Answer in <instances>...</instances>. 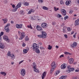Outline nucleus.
I'll list each match as a JSON object with an SVG mask.
<instances>
[{"instance_id": "f257e3e1", "label": "nucleus", "mask_w": 79, "mask_h": 79, "mask_svg": "<svg viewBox=\"0 0 79 79\" xmlns=\"http://www.w3.org/2000/svg\"><path fill=\"white\" fill-rule=\"evenodd\" d=\"M51 69L50 70V74H52V72L53 71L54 69H55V68H56V64H55V61H53L51 64Z\"/></svg>"}, {"instance_id": "f03ea898", "label": "nucleus", "mask_w": 79, "mask_h": 79, "mask_svg": "<svg viewBox=\"0 0 79 79\" xmlns=\"http://www.w3.org/2000/svg\"><path fill=\"white\" fill-rule=\"evenodd\" d=\"M33 64V68L34 69V71H35V72H36V73H39V70L37 69V66L36 65V64H35V62H34Z\"/></svg>"}, {"instance_id": "7ed1b4c3", "label": "nucleus", "mask_w": 79, "mask_h": 79, "mask_svg": "<svg viewBox=\"0 0 79 79\" xmlns=\"http://www.w3.org/2000/svg\"><path fill=\"white\" fill-rule=\"evenodd\" d=\"M10 26V23H8L4 28L6 32L7 33H8V32H10V29H9L8 27Z\"/></svg>"}, {"instance_id": "20e7f679", "label": "nucleus", "mask_w": 79, "mask_h": 79, "mask_svg": "<svg viewBox=\"0 0 79 79\" xmlns=\"http://www.w3.org/2000/svg\"><path fill=\"white\" fill-rule=\"evenodd\" d=\"M11 52L10 51H9L7 53V55L10 56L11 57V59L12 60H14L15 58V56L13 54H11Z\"/></svg>"}, {"instance_id": "39448f33", "label": "nucleus", "mask_w": 79, "mask_h": 79, "mask_svg": "<svg viewBox=\"0 0 79 79\" xmlns=\"http://www.w3.org/2000/svg\"><path fill=\"white\" fill-rule=\"evenodd\" d=\"M67 69L68 70V72L69 73H71V71H74V68H71V66H68Z\"/></svg>"}, {"instance_id": "423d86ee", "label": "nucleus", "mask_w": 79, "mask_h": 79, "mask_svg": "<svg viewBox=\"0 0 79 79\" xmlns=\"http://www.w3.org/2000/svg\"><path fill=\"white\" fill-rule=\"evenodd\" d=\"M39 47L36 43H34L33 45V50H35L37 48H39Z\"/></svg>"}, {"instance_id": "0eeeda50", "label": "nucleus", "mask_w": 79, "mask_h": 79, "mask_svg": "<svg viewBox=\"0 0 79 79\" xmlns=\"http://www.w3.org/2000/svg\"><path fill=\"white\" fill-rule=\"evenodd\" d=\"M21 74L22 76H24V75L26 74V71L25 69H22L21 70Z\"/></svg>"}, {"instance_id": "6e6552de", "label": "nucleus", "mask_w": 79, "mask_h": 79, "mask_svg": "<svg viewBox=\"0 0 79 79\" xmlns=\"http://www.w3.org/2000/svg\"><path fill=\"white\" fill-rule=\"evenodd\" d=\"M3 38L5 40H6L7 42H10V39H8V37L6 35H4L3 36Z\"/></svg>"}, {"instance_id": "1a4fd4ad", "label": "nucleus", "mask_w": 79, "mask_h": 79, "mask_svg": "<svg viewBox=\"0 0 79 79\" xmlns=\"http://www.w3.org/2000/svg\"><path fill=\"white\" fill-rule=\"evenodd\" d=\"M77 43L76 42H74L73 43V44H71L70 45V46L72 48H75L76 47V46L77 45Z\"/></svg>"}, {"instance_id": "9d476101", "label": "nucleus", "mask_w": 79, "mask_h": 79, "mask_svg": "<svg viewBox=\"0 0 79 79\" xmlns=\"http://www.w3.org/2000/svg\"><path fill=\"white\" fill-rule=\"evenodd\" d=\"M61 12L62 13V15L64 16H66V10L64 9H61Z\"/></svg>"}, {"instance_id": "9b49d317", "label": "nucleus", "mask_w": 79, "mask_h": 79, "mask_svg": "<svg viewBox=\"0 0 79 79\" xmlns=\"http://www.w3.org/2000/svg\"><path fill=\"white\" fill-rule=\"evenodd\" d=\"M41 26L43 28H44V29L47 28V24L46 23H43L42 24Z\"/></svg>"}, {"instance_id": "f8f14e48", "label": "nucleus", "mask_w": 79, "mask_h": 79, "mask_svg": "<svg viewBox=\"0 0 79 79\" xmlns=\"http://www.w3.org/2000/svg\"><path fill=\"white\" fill-rule=\"evenodd\" d=\"M36 28L38 31H42V27H40L39 26H37Z\"/></svg>"}, {"instance_id": "ddd939ff", "label": "nucleus", "mask_w": 79, "mask_h": 79, "mask_svg": "<svg viewBox=\"0 0 79 79\" xmlns=\"http://www.w3.org/2000/svg\"><path fill=\"white\" fill-rule=\"evenodd\" d=\"M21 36L19 38V39L21 40H22L23 39V38L25 37V33H24V32H22L21 33Z\"/></svg>"}, {"instance_id": "4468645a", "label": "nucleus", "mask_w": 79, "mask_h": 79, "mask_svg": "<svg viewBox=\"0 0 79 79\" xmlns=\"http://www.w3.org/2000/svg\"><path fill=\"white\" fill-rule=\"evenodd\" d=\"M16 27L18 29H21L22 28V27L23 26V24H21L19 25L18 24H17L16 25Z\"/></svg>"}, {"instance_id": "2eb2a0df", "label": "nucleus", "mask_w": 79, "mask_h": 79, "mask_svg": "<svg viewBox=\"0 0 79 79\" xmlns=\"http://www.w3.org/2000/svg\"><path fill=\"white\" fill-rule=\"evenodd\" d=\"M47 74V73L46 72H44L42 74V79H44V77L46 76V75Z\"/></svg>"}, {"instance_id": "dca6fc26", "label": "nucleus", "mask_w": 79, "mask_h": 79, "mask_svg": "<svg viewBox=\"0 0 79 79\" xmlns=\"http://www.w3.org/2000/svg\"><path fill=\"white\" fill-rule=\"evenodd\" d=\"M42 35L43 37H46V35H47V33L46 32H45V31H42Z\"/></svg>"}, {"instance_id": "f3484780", "label": "nucleus", "mask_w": 79, "mask_h": 79, "mask_svg": "<svg viewBox=\"0 0 79 79\" xmlns=\"http://www.w3.org/2000/svg\"><path fill=\"white\" fill-rule=\"evenodd\" d=\"M74 59L73 58H70L69 60V62L70 64H72L73 63Z\"/></svg>"}, {"instance_id": "a211bd4d", "label": "nucleus", "mask_w": 79, "mask_h": 79, "mask_svg": "<svg viewBox=\"0 0 79 79\" xmlns=\"http://www.w3.org/2000/svg\"><path fill=\"white\" fill-rule=\"evenodd\" d=\"M60 68L61 69H65V68H66V65H65L64 64H63L61 65Z\"/></svg>"}, {"instance_id": "6ab92c4d", "label": "nucleus", "mask_w": 79, "mask_h": 79, "mask_svg": "<svg viewBox=\"0 0 79 79\" xmlns=\"http://www.w3.org/2000/svg\"><path fill=\"white\" fill-rule=\"evenodd\" d=\"M20 6H21V4L20 2L19 3L17 6H16V7L18 9V8H20Z\"/></svg>"}, {"instance_id": "aec40b11", "label": "nucleus", "mask_w": 79, "mask_h": 79, "mask_svg": "<svg viewBox=\"0 0 79 79\" xmlns=\"http://www.w3.org/2000/svg\"><path fill=\"white\" fill-rule=\"evenodd\" d=\"M4 47H5V46H4V44H2V43H0V48L3 49L4 48Z\"/></svg>"}, {"instance_id": "412c9836", "label": "nucleus", "mask_w": 79, "mask_h": 79, "mask_svg": "<svg viewBox=\"0 0 79 79\" xmlns=\"http://www.w3.org/2000/svg\"><path fill=\"white\" fill-rule=\"evenodd\" d=\"M68 77V76L65 75V76H61L59 78V79H66L67 77Z\"/></svg>"}, {"instance_id": "4be33fe9", "label": "nucleus", "mask_w": 79, "mask_h": 79, "mask_svg": "<svg viewBox=\"0 0 79 79\" xmlns=\"http://www.w3.org/2000/svg\"><path fill=\"white\" fill-rule=\"evenodd\" d=\"M60 73V70H57L56 71L55 73V76H56V75H58L59 73Z\"/></svg>"}, {"instance_id": "5701e85b", "label": "nucleus", "mask_w": 79, "mask_h": 79, "mask_svg": "<svg viewBox=\"0 0 79 79\" xmlns=\"http://www.w3.org/2000/svg\"><path fill=\"white\" fill-rule=\"evenodd\" d=\"M79 25V22L77 21H76L75 23V26H77Z\"/></svg>"}, {"instance_id": "b1692460", "label": "nucleus", "mask_w": 79, "mask_h": 79, "mask_svg": "<svg viewBox=\"0 0 79 79\" xmlns=\"http://www.w3.org/2000/svg\"><path fill=\"white\" fill-rule=\"evenodd\" d=\"M35 52L37 53H40V50L38 49V48H36L35 49Z\"/></svg>"}, {"instance_id": "393cba45", "label": "nucleus", "mask_w": 79, "mask_h": 79, "mask_svg": "<svg viewBox=\"0 0 79 79\" xmlns=\"http://www.w3.org/2000/svg\"><path fill=\"white\" fill-rule=\"evenodd\" d=\"M34 10L32 9H31V10H29V11L28 12V14H31L32 12H34Z\"/></svg>"}, {"instance_id": "a878e982", "label": "nucleus", "mask_w": 79, "mask_h": 79, "mask_svg": "<svg viewBox=\"0 0 79 79\" xmlns=\"http://www.w3.org/2000/svg\"><path fill=\"white\" fill-rule=\"evenodd\" d=\"M43 10H48V8L45 6H44L43 7Z\"/></svg>"}, {"instance_id": "bb28decb", "label": "nucleus", "mask_w": 79, "mask_h": 79, "mask_svg": "<svg viewBox=\"0 0 79 79\" xmlns=\"http://www.w3.org/2000/svg\"><path fill=\"white\" fill-rule=\"evenodd\" d=\"M70 2H69V1H66L65 2V4L66 5H69L70 4Z\"/></svg>"}, {"instance_id": "cd10ccee", "label": "nucleus", "mask_w": 79, "mask_h": 79, "mask_svg": "<svg viewBox=\"0 0 79 79\" xmlns=\"http://www.w3.org/2000/svg\"><path fill=\"white\" fill-rule=\"evenodd\" d=\"M1 74H2V75H4V76H6V73L4 72H1Z\"/></svg>"}, {"instance_id": "c85d7f7f", "label": "nucleus", "mask_w": 79, "mask_h": 79, "mask_svg": "<svg viewBox=\"0 0 79 79\" xmlns=\"http://www.w3.org/2000/svg\"><path fill=\"white\" fill-rule=\"evenodd\" d=\"M52 48V46H50V45H49L48 46V50H51Z\"/></svg>"}, {"instance_id": "c756f323", "label": "nucleus", "mask_w": 79, "mask_h": 79, "mask_svg": "<svg viewBox=\"0 0 79 79\" xmlns=\"http://www.w3.org/2000/svg\"><path fill=\"white\" fill-rule=\"evenodd\" d=\"M2 20H3V21H4V23L5 24V23H7V21H8V20L6 19H2Z\"/></svg>"}, {"instance_id": "7c9ffc66", "label": "nucleus", "mask_w": 79, "mask_h": 79, "mask_svg": "<svg viewBox=\"0 0 79 79\" xmlns=\"http://www.w3.org/2000/svg\"><path fill=\"white\" fill-rule=\"evenodd\" d=\"M64 53L65 55H71V53L68 52H64Z\"/></svg>"}, {"instance_id": "2f4dec72", "label": "nucleus", "mask_w": 79, "mask_h": 79, "mask_svg": "<svg viewBox=\"0 0 79 79\" xmlns=\"http://www.w3.org/2000/svg\"><path fill=\"white\" fill-rule=\"evenodd\" d=\"M27 27H28V28H30V29H32V26H31V25H30V26L29 25H28L27 26Z\"/></svg>"}, {"instance_id": "473e14b6", "label": "nucleus", "mask_w": 79, "mask_h": 79, "mask_svg": "<svg viewBox=\"0 0 79 79\" xmlns=\"http://www.w3.org/2000/svg\"><path fill=\"white\" fill-rule=\"evenodd\" d=\"M17 10H18V8H16V7L15 9H13L12 11H14V12H15L17 11Z\"/></svg>"}, {"instance_id": "72a5a7b5", "label": "nucleus", "mask_w": 79, "mask_h": 79, "mask_svg": "<svg viewBox=\"0 0 79 79\" xmlns=\"http://www.w3.org/2000/svg\"><path fill=\"white\" fill-rule=\"evenodd\" d=\"M69 18V17L67 15H66V16H65L64 17V20H66V19H68V18Z\"/></svg>"}, {"instance_id": "f704fd0d", "label": "nucleus", "mask_w": 79, "mask_h": 79, "mask_svg": "<svg viewBox=\"0 0 79 79\" xmlns=\"http://www.w3.org/2000/svg\"><path fill=\"white\" fill-rule=\"evenodd\" d=\"M60 4H61L62 5H63V4H64V2H63V1L61 0L60 1Z\"/></svg>"}, {"instance_id": "c9c22d12", "label": "nucleus", "mask_w": 79, "mask_h": 79, "mask_svg": "<svg viewBox=\"0 0 79 79\" xmlns=\"http://www.w3.org/2000/svg\"><path fill=\"white\" fill-rule=\"evenodd\" d=\"M23 52L24 53H27V49H25L23 50Z\"/></svg>"}, {"instance_id": "e433bc0d", "label": "nucleus", "mask_w": 79, "mask_h": 79, "mask_svg": "<svg viewBox=\"0 0 79 79\" xmlns=\"http://www.w3.org/2000/svg\"><path fill=\"white\" fill-rule=\"evenodd\" d=\"M59 10V8H58L56 9L55 7H54V10L55 11H56L57 10Z\"/></svg>"}, {"instance_id": "4c0bfd02", "label": "nucleus", "mask_w": 79, "mask_h": 79, "mask_svg": "<svg viewBox=\"0 0 79 79\" xmlns=\"http://www.w3.org/2000/svg\"><path fill=\"white\" fill-rule=\"evenodd\" d=\"M24 5L26 6H28L29 5V3L28 2H25L24 3Z\"/></svg>"}, {"instance_id": "58836bf2", "label": "nucleus", "mask_w": 79, "mask_h": 79, "mask_svg": "<svg viewBox=\"0 0 79 79\" xmlns=\"http://www.w3.org/2000/svg\"><path fill=\"white\" fill-rule=\"evenodd\" d=\"M38 37H40V38H43V37L42 36V35H38Z\"/></svg>"}, {"instance_id": "ea45409f", "label": "nucleus", "mask_w": 79, "mask_h": 79, "mask_svg": "<svg viewBox=\"0 0 79 79\" xmlns=\"http://www.w3.org/2000/svg\"><path fill=\"white\" fill-rule=\"evenodd\" d=\"M71 28L70 27H69L68 28H67V30L69 31H71Z\"/></svg>"}, {"instance_id": "a19ab883", "label": "nucleus", "mask_w": 79, "mask_h": 79, "mask_svg": "<svg viewBox=\"0 0 79 79\" xmlns=\"http://www.w3.org/2000/svg\"><path fill=\"white\" fill-rule=\"evenodd\" d=\"M65 28V27H64L63 28V32H66V30H65V29H64V28Z\"/></svg>"}, {"instance_id": "79ce46f5", "label": "nucleus", "mask_w": 79, "mask_h": 79, "mask_svg": "<svg viewBox=\"0 0 79 79\" xmlns=\"http://www.w3.org/2000/svg\"><path fill=\"white\" fill-rule=\"evenodd\" d=\"M20 13L22 14V15H24V11H23L22 10H21L20 11Z\"/></svg>"}, {"instance_id": "37998d69", "label": "nucleus", "mask_w": 79, "mask_h": 79, "mask_svg": "<svg viewBox=\"0 0 79 79\" xmlns=\"http://www.w3.org/2000/svg\"><path fill=\"white\" fill-rule=\"evenodd\" d=\"M64 37H65L66 39L68 38V36L67 35H64Z\"/></svg>"}, {"instance_id": "c03bdc74", "label": "nucleus", "mask_w": 79, "mask_h": 79, "mask_svg": "<svg viewBox=\"0 0 79 79\" xmlns=\"http://www.w3.org/2000/svg\"><path fill=\"white\" fill-rule=\"evenodd\" d=\"M38 2H43V0H39Z\"/></svg>"}, {"instance_id": "a18cd8bd", "label": "nucleus", "mask_w": 79, "mask_h": 79, "mask_svg": "<svg viewBox=\"0 0 79 79\" xmlns=\"http://www.w3.org/2000/svg\"><path fill=\"white\" fill-rule=\"evenodd\" d=\"M38 44L39 45H42V43L41 42H39L38 43Z\"/></svg>"}, {"instance_id": "49530a36", "label": "nucleus", "mask_w": 79, "mask_h": 79, "mask_svg": "<svg viewBox=\"0 0 79 79\" xmlns=\"http://www.w3.org/2000/svg\"><path fill=\"white\" fill-rule=\"evenodd\" d=\"M23 61H24V60H23L20 61L19 62V64H21V63H23Z\"/></svg>"}, {"instance_id": "de8ad7c7", "label": "nucleus", "mask_w": 79, "mask_h": 79, "mask_svg": "<svg viewBox=\"0 0 79 79\" xmlns=\"http://www.w3.org/2000/svg\"><path fill=\"white\" fill-rule=\"evenodd\" d=\"M3 34H4V33L3 32H1V36H2V35H3Z\"/></svg>"}, {"instance_id": "09e8293b", "label": "nucleus", "mask_w": 79, "mask_h": 79, "mask_svg": "<svg viewBox=\"0 0 79 79\" xmlns=\"http://www.w3.org/2000/svg\"><path fill=\"white\" fill-rule=\"evenodd\" d=\"M40 50H43V49H44V48L43 47H40Z\"/></svg>"}, {"instance_id": "8fccbe9b", "label": "nucleus", "mask_w": 79, "mask_h": 79, "mask_svg": "<svg viewBox=\"0 0 79 79\" xmlns=\"http://www.w3.org/2000/svg\"><path fill=\"white\" fill-rule=\"evenodd\" d=\"M79 71V69H76L75 70V72H78Z\"/></svg>"}, {"instance_id": "3c124183", "label": "nucleus", "mask_w": 79, "mask_h": 79, "mask_svg": "<svg viewBox=\"0 0 79 79\" xmlns=\"http://www.w3.org/2000/svg\"><path fill=\"white\" fill-rule=\"evenodd\" d=\"M25 40H29V39L28 38V37H26L25 38Z\"/></svg>"}, {"instance_id": "603ef678", "label": "nucleus", "mask_w": 79, "mask_h": 79, "mask_svg": "<svg viewBox=\"0 0 79 79\" xmlns=\"http://www.w3.org/2000/svg\"><path fill=\"white\" fill-rule=\"evenodd\" d=\"M12 6L13 8H15V5L13 4L12 5Z\"/></svg>"}, {"instance_id": "864d4df0", "label": "nucleus", "mask_w": 79, "mask_h": 79, "mask_svg": "<svg viewBox=\"0 0 79 79\" xmlns=\"http://www.w3.org/2000/svg\"><path fill=\"white\" fill-rule=\"evenodd\" d=\"M56 24V23H55V22H53L52 23V25H53V26L54 25H55Z\"/></svg>"}, {"instance_id": "5fc2aeb1", "label": "nucleus", "mask_w": 79, "mask_h": 79, "mask_svg": "<svg viewBox=\"0 0 79 79\" xmlns=\"http://www.w3.org/2000/svg\"><path fill=\"white\" fill-rule=\"evenodd\" d=\"M58 16H59V18H61V17H62V16L61 15L59 14H58Z\"/></svg>"}, {"instance_id": "6e6d98bb", "label": "nucleus", "mask_w": 79, "mask_h": 79, "mask_svg": "<svg viewBox=\"0 0 79 79\" xmlns=\"http://www.w3.org/2000/svg\"><path fill=\"white\" fill-rule=\"evenodd\" d=\"M22 46L23 47H25L26 46V44H25L23 43L22 45Z\"/></svg>"}, {"instance_id": "4d7b16f0", "label": "nucleus", "mask_w": 79, "mask_h": 79, "mask_svg": "<svg viewBox=\"0 0 79 79\" xmlns=\"http://www.w3.org/2000/svg\"><path fill=\"white\" fill-rule=\"evenodd\" d=\"M72 13H73V11L72 10L70 11L69 12V13L70 14H72Z\"/></svg>"}, {"instance_id": "13d9d810", "label": "nucleus", "mask_w": 79, "mask_h": 79, "mask_svg": "<svg viewBox=\"0 0 79 79\" xmlns=\"http://www.w3.org/2000/svg\"><path fill=\"white\" fill-rule=\"evenodd\" d=\"M64 56H63V55H60V58H61V57H63Z\"/></svg>"}, {"instance_id": "bf43d9fd", "label": "nucleus", "mask_w": 79, "mask_h": 79, "mask_svg": "<svg viewBox=\"0 0 79 79\" xmlns=\"http://www.w3.org/2000/svg\"><path fill=\"white\" fill-rule=\"evenodd\" d=\"M56 48H59V46L56 45Z\"/></svg>"}, {"instance_id": "052dcab7", "label": "nucleus", "mask_w": 79, "mask_h": 79, "mask_svg": "<svg viewBox=\"0 0 79 79\" xmlns=\"http://www.w3.org/2000/svg\"><path fill=\"white\" fill-rule=\"evenodd\" d=\"M18 34H19L20 35L21 34V33L20 32V31H18Z\"/></svg>"}, {"instance_id": "680f3d73", "label": "nucleus", "mask_w": 79, "mask_h": 79, "mask_svg": "<svg viewBox=\"0 0 79 79\" xmlns=\"http://www.w3.org/2000/svg\"><path fill=\"white\" fill-rule=\"evenodd\" d=\"M2 41V37L1 36H0V42Z\"/></svg>"}, {"instance_id": "e2e57ef3", "label": "nucleus", "mask_w": 79, "mask_h": 79, "mask_svg": "<svg viewBox=\"0 0 79 79\" xmlns=\"http://www.w3.org/2000/svg\"><path fill=\"white\" fill-rule=\"evenodd\" d=\"M73 36L74 38L76 37V35H74Z\"/></svg>"}, {"instance_id": "0e129e2a", "label": "nucleus", "mask_w": 79, "mask_h": 79, "mask_svg": "<svg viewBox=\"0 0 79 79\" xmlns=\"http://www.w3.org/2000/svg\"><path fill=\"white\" fill-rule=\"evenodd\" d=\"M74 31H73L71 32V34H74Z\"/></svg>"}, {"instance_id": "69168bd1", "label": "nucleus", "mask_w": 79, "mask_h": 79, "mask_svg": "<svg viewBox=\"0 0 79 79\" xmlns=\"http://www.w3.org/2000/svg\"><path fill=\"white\" fill-rule=\"evenodd\" d=\"M30 18H31V19L32 20H33V19H32V17H31V16L30 17Z\"/></svg>"}, {"instance_id": "338daca9", "label": "nucleus", "mask_w": 79, "mask_h": 79, "mask_svg": "<svg viewBox=\"0 0 79 79\" xmlns=\"http://www.w3.org/2000/svg\"><path fill=\"white\" fill-rule=\"evenodd\" d=\"M11 64L13 65L14 64V62H13L11 63Z\"/></svg>"}, {"instance_id": "774afa93", "label": "nucleus", "mask_w": 79, "mask_h": 79, "mask_svg": "<svg viewBox=\"0 0 79 79\" xmlns=\"http://www.w3.org/2000/svg\"><path fill=\"white\" fill-rule=\"evenodd\" d=\"M11 24L13 23V21H12L11 22Z\"/></svg>"}]
</instances>
